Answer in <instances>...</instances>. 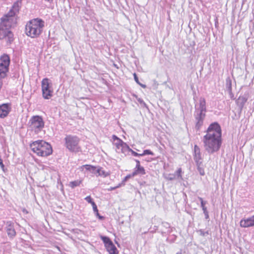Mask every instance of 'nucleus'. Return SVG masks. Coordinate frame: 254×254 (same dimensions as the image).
Segmentation results:
<instances>
[{"instance_id":"1","label":"nucleus","mask_w":254,"mask_h":254,"mask_svg":"<svg viewBox=\"0 0 254 254\" xmlns=\"http://www.w3.org/2000/svg\"><path fill=\"white\" fill-rule=\"evenodd\" d=\"M221 135V128L219 124L217 122L211 124L202 140L205 151L209 154L217 152L222 144Z\"/></svg>"},{"instance_id":"2","label":"nucleus","mask_w":254,"mask_h":254,"mask_svg":"<svg viewBox=\"0 0 254 254\" xmlns=\"http://www.w3.org/2000/svg\"><path fill=\"white\" fill-rule=\"evenodd\" d=\"M19 10L17 3H14L11 9L1 18L0 23V39H5L6 42L11 43L14 38L10 28L15 24L14 16Z\"/></svg>"},{"instance_id":"3","label":"nucleus","mask_w":254,"mask_h":254,"mask_svg":"<svg viewBox=\"0 0 254 254\" xmlns=\"http://www.w3.org/2000/svg\"><path fill=\"white\" fill-rule=\"evenodd\" d=\"M44 24V21L40 18L30 20L25 26L26 34L33 38L38 37L43 31Z\"/></svg>"},{"instance_id":"4","label":"nucleus","mask_w":254,"mask_h":254,"mask_svg":"<svg viewBox=\"0 0 254 254\" xmlns=\"http://www.w3.org/2000/svg\"><path fill=\"white\" fill-rule=\"evenodd\" d=\"M30 146L31 150L40 156H47L52 153L51 145L42 140L34 141Z\"/></svg>"},{"instance_id":"5","label":"nucleus","mask_w":254,"mask_h":254,"mask_svg":"<svg viewBox=\"0 0 254 254\" xmlns=\"http://www.w3.org/2000/svg\"><path fill=\"white\" fill-rule=\"evenodd\" d=\"M28 125L30 129L38 134L43 129L45 123L42 117L33 116L29 120Z\"/></svg>"},{"instance_id":"6","label":"nucleus","mask_w":254,"mask_h":254,"mask_svg":"<svg viewBox=\"0 0 254 254\" xmlns=\"http://www.w3.org/2000/svg\"><path fill=\"white\" fill-rule=\"evenodd\" d=\"M65 146L72 152H79L80 148L79 145V138L75 135H67L64 138Z\"/></svg>"},{"instance_id":"7","label":"nucleus","mask_w":254,"mask_h":254,"mask_svg":"<svg viewBox=\"0 0 254 254\" xmlns=\"http://www.w3.org/2000/svg\"><path fill=\"white\" fill-rule=\"evenodd\" d=\"M10 58L8 55L3 54L0 57V78H4L8 71Z\"/></svg>"},{"instance_id":"8","label":"nucleus","mask_w":254,"mask_h":254,"mask_svg":"<svg viewBox=\"0 0 254 254\" xmlns=\"http://www.w3.org/2000/svg\"><path fill=\"white\" fill-rule=\"evenodd\" d=\"M42 95L44 99H49L52 96L53 90L51 83L47 78H44L41 82Z\"/></svg>"},{"instance_id":"9","label":"nucleus","mask_w":254,"mask_h":254,"mask_svg":"<svg viewBox=\"0 0 254 254\" xmlns=\"http://www.w3.org/2000/svg\"><path fill=\"white\" fill-rule=\"evenodd\" d=\"M4 229L10 239H13L16 236V232L14 228V223L12 222H6Z\"/></svg>"},{"instance_id":"10","label":"nucleus","mask_w":254,"mask_h":254,"mask_svg":"<svg viewBox=\"0 0 254 254\" xmlns=\"http://www.w3.org/2000/svg\"><path fill=\"white\" fill-rule=\"evenodd\" d=\"M205 114L194 112V116L195 120V128L199 130L203 124Z\"/></svg>"},{"instance_id":"11","label":"nucleus","mask_w":254,"mask_h":254,"mask_svg":"<svg viewBox=\"0 0 254 254\" xmlns=\"http://www.w3.org/2000/svg\"><path fill=\"white\" fill-rule=\"evenodd\" d=\"M11 110L10 104L8 103L2 104L0 105V118L6 117Z\"/></svg>"},{"instance_id":"12","label":"nucleus","mask_w":254,"mask_h":254,"mask_svg":"<svg viewBox=\"0 0 254 254\" xmlns=\"http://www.w3.org/2000/svg\"><path fill=\"white\" fill-rule=\"evenodd\" d=\"M241 227L248 228L254 226V215L246 219H242L240 222Z\"/></svg>"},{"instance_id":"13","label":"nucleus","mask_w":254,"mask_h":254,"mask_svg":"<svg viewBox=\"0 0 254 254\" xmlns=\"http://www.w3.org/2000/svg\"><path fill=\"white\" fill-rule=\"evenodd\" d=\"M198 107L195 106V112L199 113H204L205 114L206 112V102L204 98L201 97L199 100Z\"/></svg>"},{"instance_id":"14","label":"nucleus","mask_w":254,"mask_h":254,"mask_svg":"<svg viewBox=\"0 0 254 254\" xmlns=\"http://www.w3.org/2000/svg\"><path fill=\"white\" fill-rule=\"evenodd\" d=\"M112 138L113 140V144L116 146V151L117 152H120V150L121 148L122 147L123 145H124L125 142H124L122 139H121L116 135H113Z\"/></svg>"},{"instance_id":"15","label":"nucleus","mask_w":254,"mask_h":254,"mask_svg":"<svg viewBox=\"0 0 254 254\" xmlns=\"http://www.w3.org/2000/svg\"><path fill=\"white\" fill-rule=\"evenodd\" d=\"M194 160L196 164H199L202 163V158L200 153V149L199 147L195 145L194 146Z\"/></svg>"},{"instance_id":"16","label":"nucleus","mask_w":254,"mask_h":254,"mask_svg":"<svg viewBox=\"0 0 254 254\" xmlns=\"http://www.w3.org/2000/svg\"><path fill=\"white\" fill-rule=\"evenodd\" d=\"M106 249L110 254H118L119 252L116 246L114 245L113 242L108 245Z\"/></svg>"},{"instance_id":"17","label":"nucleus","mask_w":254,"mask_h":254,"mask_svg":"<svg viewBox=\"0 0 254 254\" xmlns=\"http://www.w3.org/2000/svg\"><path fill=\"white\" fill-rule=\"evenodd\" d=\"M145 171L144 168L142 166L138 167H135L134 171L132 173V176H135L137 175H145Z\"/></svg>"},{"instance_id":"18","label":"nucleus","mask_w":254,"mask_h":254,"mask_svg":"<svg viewBox=\"0 0 254 254\" xmlns=\"http://www.w3.org/2000/svg\"><path fill=\"white\" fill-rule=\"evenodd\" d=\"M130 150L131 148H130L129 146L125 142L124 145L121 148L120 152L124 154L125 155H128L129 154Z\"/></svg>"},{"instance_id":"19","label":"nucleus","mask_w":254,"mask_h":254,"mask_svg":"<svg viewBox=\"0 0 254 254\" xmlns=\"http://www.w3.org/2000/svg\"><path fill=\"white\" fill-rule=\"evenodd\" d=\"M96 175L102 176L103 177H106L110 175V173L103 170V168L102 167H98L97 170Z\"/></svg>"},{"instance_id":"20","label":"nucleus","mask_w":254,"mask_h":254,"mask_svg":"<svg viewBox=\"0 0 254 254\" xmlns=\"http://www.w3.org/2000/svg\"><path fill=\"white\" fill-rule=\"evenodd\" d=\"M84 167L86 170L90 171L92 173L95 174L96 175L97 174V170L98 167H96L95 166L89 165H84Z\"/></svg>"},{"instance_id":"21","label":"nucleus","mask_w":254,"mask_h":254,"mask_svg":"<svg viewBox=\"0 0 254 254\" xmlns=\"http://www.w3.org/2000/svg\"><path fill=\"white\" fill-rule=\"evenodd\" d=\"M226 88L229 93L232 91V80L230 77H228L226 79Z\"/></svg>"},{"instance_id":"22","label":"nucleus","mask_w":254,"mask_h":254,"mask_svg":"<svg viewBox=\"0 0 254 254\" xmlns=\"http://www.w3.org/2000/svg\"><path fill=\"white\" fill-rule=\"evenodd\" d=\"M100 238L103 241L105 247L112 242L110 239L108 237L101 235Z\"/></svg>"},{"instance_id":"23","label":"nucleus","mask_w":254,"mask_h":254,"mask_svg":"<svg viewBox=\"0 0 254 254\" xmlns=\"http://www.w3.org/2000/svg\"><path fill=\"white\" fill-rule=\"evenodd\" d=\"M81 181L80 180H76L74 181H72L70 182L69 186L71 188H74L76 187L79 186L81 184Z\"/></svg>"},{"instance_id":"24","label":"nucleus","mask_w":254,"mask_h":254,"mask_svg":"<svg viewBox=\"0 0 254 254\" xmlns=\"http://www.w3.org/2000/svg\"><path fill=\"white\" fill-rule=\"evenodd\" d=\"M202 163H200L199 164H196L197 166V170L199 172V174L201 176H203L205 174V172L204 169L201 167Z\"/></svg>"},{"instance_id":"25","label":"nucleus","mask_w":254,"mask_h":254,"mask_svg":"<svg viewBox=\"0 0 254 254\" xmlns=\"http://www.w3.org/2000/svg\"><path fill=\"white\" fill-rule=\"evenodd\" d=\"M145 155H154V153L152 152L150 150H144L142 153H141V156Z\"/></svg>"},{"instance_id":"26","label":"nucleus","mask_w":254,"mask_h":254,"mask_svg":"<svg viewBox=\"0 0 254 254\" xmlns=\"http://www.w3.org/2000/svg\"><path fill=\"white\" fill-rule=\"evenodd\" d=\"M182 169L181 168H179L176 172V173L177 175L178 178L181 179H183L182 176Z\"/></svg>"},{"instance_id":"27","label":"nucleus","mask_w":254,"mask_h":254,"mask_svg":"<svg viewBox=\"0 0 254 254\" xmlns=\"http://www.w3.org/2000/svg\"><path fill=\"white\" fill-rule=\"evenodd\" d=\"M198 199L200 201L201 203V207H204L205 206V204L207 203V201H204L201 197H198Z\"/></svg>"},{"instance_id":"28","label":"nucleus","mask_w":254,"mask_h":254,"mask_svg":"<svg viewBox=\"0 0 254 254\" xmlns=\"http://www.w3.org/2000/svg\"><path fill=\"white\" fill-rule=\"evenodd\" d=\"M92 207H93V211L95 212H96V214L97 215H99V213H98V209H97V205L96 204H95V202H93L92 204H91Z\"/></svg>"},{"instance_id":"29","label":"nucleus","mask_w":254,"mask_h":254,"mask_svg":"<svg viewBox=\"0 0 254 254\" xmlns=\"http://www.w3.org/2000/svg\"><path fill=\"white\" fill-rule=\"evenodd\" d=\"M85 199L89 203L92 204L93 202H94L92 198L90 195L86 196L85 198Z\"/></svg>"},{"instance_id":"30","label":"nucleus","mask_w":254,"mask_h":254,"mask_svg":"<svg viewBox=\"0 0 254 254\" xmlns=\"http://www.w3.org/2000/svg\"><path fill=\"white\" fill-rule=\"evenodd\" d=\"M130 153L131 155L134 156H141V154L138 153L135 151H134L133 150L131 149V150L130 151Z\"/></svg>"},{"instance_id":"31","label":"nucleus","mask_w":254,"mask_h":254,"mask_svg":"<svg viewBox=\"0 0 254 254\" xmlns=\"http://www.w3.org/2000/svg\"><path fill=\"white\" fill-rule=\"evenodd\" d=\"M199 232L200 233V235H201L202 236H205L206 235H208V232L207 231L205 232V231H204L202 230H200L199 231Z\"/></svg>"},{"instance_id":"32","label":"nucleus","mask_w":254,"mask_h":254,"mask_svg":"<svg viewBox=\"0 0 254 254\" xmlns=\"http://www.w3.org/2000/svg\"><path fill=\"white\" fill-rule=\"evenodd\" d=\"M0 166L1 168L2 169V170H3V171L5 172L4 165L3 163L2 160L0 158Z\"/></svg>"},{"instance_id":"33","label":"nucleus","mask_w":254,"mask_h":254,"mask_svg":"<svg viewBox=\"0 0 254 254\" xmlns=\"http://www.w3.org/2000/svg\"><path fill=\"white\" fill-rule=\"evenodd\" d=\"M134 79L135 81V82L138 84H140V82L139 81L138 78L137 76V75L135 73L133 74Z\"/></svg>"},{"instance_id":"34","label":"nucleus","mask_w":254,"mask_h":254,"mask_svg":"<svg viewBox=\"0 0 254 254\" xmlns=\"http://www.w3.org/2000/svg\"><path fill=\"white\" fill-rule=\"evenodd\" d=\"M121 186V185L119 184L118 186L115 187H110L109 189H108V190H115L117 188H119Z\"/></svg>"},{"instance_id":"35","label":"nucleus","mask_w":254,"mask_h":254,"mask_svg":"<svg viewBox=\"0 0 254 254\" xmlns=\"http://www.w3.org/2000/svg\"><path fill=\"white\" fill-rule=\"evenodd\" d=\"M162 225L166 227V228H170V225L168 223H167V222H163L162 223Z\"/></svg>"},{"instance_id":"36","label":"nucleus","mask_w":254,"mask_h":254,"mask_svg":"<svg viewBox=\"0 0 254 254\" xmlns=\"http://www.w3.org/2000/svg\"><path fill=\"white\" fill-rule=\"evenodd\" d=\"M131 176H132V174L131 175H127L124 179L123 180V182H126L127 181L129 178H130L131 177Z\"/></svg>"},{"instance_id":"37","label":"nucleus","mask_w":254,"mask_h":254,"mask_svg":"<svg viewBox=\"0 0 254 254\" xmlns=\"http://www.w3.org/2000/svg\"><path fill=\"white\" fill-rule=\"evenodd\" d=\"M134 161H135V162L136 163V166L135 167H140L141 166L140 165V162L138 160H137V159H134Z\"/></svg>"},{"instance_id":"38","label":"nucleus","mask_w":254,"mask_h":254,"mask_svg":"<svg viewBox=\"0 0 254 254\" xmlns=\"http://www.w3.org/2000/svg\"><path fill=\"white\" fill-rule=\"evenodd\" d=\"M202 209V210H203V213H206V212H208L207 210V208L205 206H204V207H201Z\"/></svg>"},{"instance_id":"39","label":"nucleus","mask_w":254,"mask_h":254,"mask_svg":"<svg viewBox=\"0 0 254 254\" xmlns=\"http://www.w3.org/2000/svg\"><path fill=\"white\" fill-rule=\"evenodd\" d=\"M205 215V219H207L209 218L208 212H206V213H204Z\"/></svg>"},{"instance_id":"40","label":"nucleus","mask_w":254,"mask_h":254,"mask_svg":"<svg viewBox=\"0 0 254 254\" xmlns=\"http://www.w3.org/2000/svg\"><path fill=\"white\" fill-rule=\"evenodd\" d=\"M2 78H0V89L1 88L2 85L3 84L2 81L1 80Z\"/></svg>"},{"instance_id":"41","label":"nucleus","mask_w":254,"mask_h":254,"mask_svg":"<svg viewBox=\"0 0 254 254\" xmlns=\"http://www.w3.org/2000/svg\"><path fill=\"white\" fill-rule=\"evenodd\" d=\"M175 177L174 175H172L171 177H170L169 178H168V179L169 180H173L175 179Z\"/></svg>"},{"instance_id":"42","label":"nucleus","mask_w":254,"mask_h":254,"mask_svg":"<svg viewBox=\"0 0 254 254\" xmlns=\"http://www.w3.org/2000/svg\"><path fill=\"white\" fill-rule=\"evenodd\" d=\"M140 86H141L142 88H146V85L145 84H141L140 83V84H138Z\"/></svg>"},{"instance_id":"43","label":"nucleus","mask_w":254,"mask_h":254,"mask_svg":"<svg viewBox=\"0 0 254 254\" xmlns=\"http://www.w3.org/2000/svg\"><path fill=\"white\" fill-rule=\"evenodd\" d=\"M97 215L99 216L100 219H102L103 218V217L100 216L99 214Z\"/></svg>"},{"instance_id":"44","label":"nucleus","mask_w":254,"mask_h":254,"mask_svg":"<svg viewBox=\"0 0 254 254\" xmlns=\"http://www.w3.org/2000/svg\"><path fill=\"white\" fill-rule=\"evenodd\" d=\"M138 101H139L140 103H141L143 102V101H142V100H141L140 99H139V100H138Z\"/></svg>"},{"instance_id":"45","label":"nucleus","mask_w":254,"mask_h":254,"mask_svg":"<svg viewBox=\"0 0 254 254\" xmlns=\"http://www.w3.org/2000/svg\"><path fill=\"white\" fill-rule=\"evenodd\" d=\"M176 254H182V253L181 252H179Z\"/></svg>"},{"instance_id":"46","label":"nucleus","mask_w":254,"mask_h":254,"mask_svg":"<svg viewBox=\"0 0 254 254\" xmlns=\"http://www.w3.org/2000/svg\"><path fill=\"white\" fill-rule=\"evenodd\" d=\"M155 228H155V230H156V229H157V227H156V226H155Z\"/></svg>"}]
</instances>
